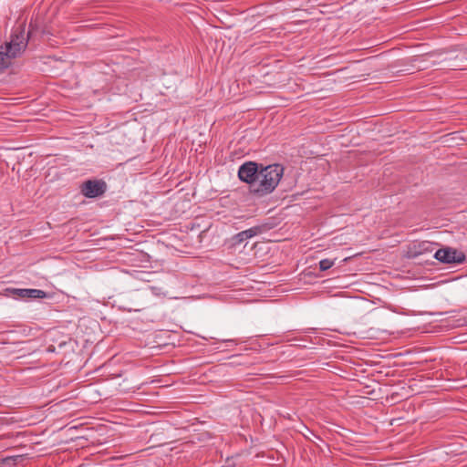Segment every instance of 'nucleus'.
Segmentation results:
<instances>
[{
    "mask_svg": "<svg viewBox=\"0 0 467 467\" xmlns=\"http://www.w3.org/2000/svg\"><path fill=\"white\" fill-rule=\"evenodd\" d=\"M283 174L284 168L280 164L261 165L252 192L258 196H265L273 192L282 179Z\"/></svg>",
    "mask_w": 467,
    "mask_h": 467,
    "instance_id": "f257e3e1",
    "label": "nucleus"
},
{
    "mask_svg": "<svg viewBox=\"0 0 467 467\" xmlns=\"http://www.w3.org/2000/svg\"><path fill=\"white\" fill-rule=\"evenodd\" d=\"M27 45L28 36L26 35L25 29L17 28L11 34L10 40L2 46L14 58H16L22 56Z\"/></svg>",
    "mask_w": 467,
    "mask_h": 467,
    "instance_id": "f03ea898",
    "label": "nucleus"
},
{
    "mask_svg": "<svg viewBox=\"0 0 467 467\" xmlns=\"http://www.w3.org/2000/svg\"><path fill=\"white\" fill-rule=\"evenodd\" d=\"M261 165L254 161H246L239 167L238 177L242 182L249 184L251 192H253Z\"/></svg>",
    "mask_w": 467,
    "mask_h": 467,
    "instance_id": "7ed1b4c3",
    "label": "nucleus"
},
{
    "mask_svg": "<svg viewBox=\"0 0 467 467\" xmlns=\"http://www.w3.org/2000/svg\"><path fill=\"white\" fill-rule=\"evenodd\" d=\"M5 296L15 299H43L47 297L45 291L35 288H6Z\"/></svg>",
    "mask_w": 467,
    "mask_h": 467,
    "instance_id": "20e7f679",
    "label": "nucleus"
},
{
    "mask_svg": "<svg viewBox=\"0 0 467 467\" xmlns=\"http://www.w3.org/2000/svg\"><path fill=\"white\" fill-rule=\"evenodd\" d=\"M434 258L443 264H461L465 260L462 253L451 247L437 250Z\"/></svg>",
    "mask_w": 467,
    "mask_h": 467,
    "instance_id": "39448f33",
    "label": "nucleus"
},
{
    "mask_svg": "<svg viewBox=\"0 0 467 467\" xmlns=\"http://www.w3.org/2000/svg\"><path fill=\"white\" fill-rule=\"evenodd\" d=\"M106 191V183L103 181L88 180L82 184L81 192L88 198H95L102 195Z\"/></svg>",
    "mask_w": 467,
    "mask_h": 467,
    "instance_id": "423d86ee",
    "label": "nucleus"
},
{
    "mask_svg": "<svg viewBox=\"0 0 467 467\" xmlns=\"http://www.w3.org/2000/svg\"><path fill=\"white\" fill-rule=\"evenodd\" d=\"M268 229H269V227H267L265 224L253 226L247 230L242 231V232L238 233L237 234H235V236H234L235 243L241 244L248 239H251V238L264 233L265 231H266Z\"/></svg>",
    "mask_w": 467,
    "mask_h": 467,
    "instance_id": "0eeeda50",
    "label": "nucleus"
},
{
    "mask_svg": "<svg viewBox=\"0 0 467 467\" xmlns=\"http://www.w3.org/2000/svg\"><path fill=\"white\" fill-rule=\"evenodd\" d=\"M15 59L1 45L0 46V72H3L12 65Z\"/></svg>",
    "mask_w": 467,
    "mask_h": 467,
    "instance_id": "6e6552de",
    "label": "nucleus"
},
{
    "mask_svg": "<svg viewBox=\"0 0 467 467\" xmlns=\"http://www.w3.org/2000/svg\"><path fill=\"white\" fill-rule=\"evenodd\" d=\"M335 264V261L334 260H331V259H322L319 261V269L321 271H326V270H328L329 268H331Z\"/></svg>",
    "mask_w": 467,
    "mask_h": 467,
    "instance_id": "1a4fd4ad",
    "label": "nucleus"
},
{
    "mask_svg": "<svg viewBox=\"0 0 467 467\" xmlns=\"http://www.w3.org/2000/svg\"><path fill=\"white\" fill-rule=\"evenodd\" d=\"M433 244L428 241H424L419 244V253L432 252Z\"/></svg>",
    "mask_w": 467,
    "mask_h": 467,
    "instance_id": "9d476101",
    "label": "nucleus"
},
{
    "mask_svg": "<svg viewBox=\"0 0 467 467\" xmlns=\"http://www.w3.org/2000/svg\"><path fill=\"white\" fill-rule=\"evenodd\" d=\"M222 467H234L233 465L222 466Z\"/></svg>",
    "mask_w": 467,
    "mask_h": 467,
    "instance_id": "9b49d317",
    "label": "nucleus"
}]
</instances>
